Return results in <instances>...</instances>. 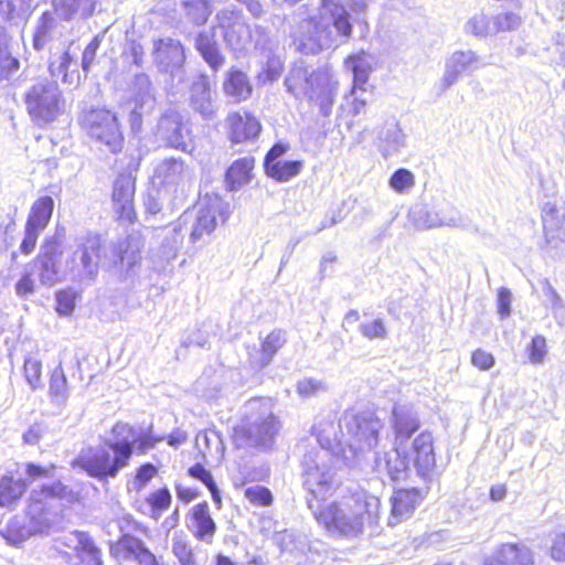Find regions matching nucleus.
<instances>
[{
	"instance_id": "f257e3e1",
	"label": "nucleus",
	"mask_w": 565,
	"mask_h": 565,
	"mask_svg": "<svg viewBox=\"0 0 565 565\" xmlns=\"http://www.w3.org/2000/svg\"><path fill=\"white\" fill-rule=\"evenodd\" d=\"M110 431L116 440H108L99 448L83 449L72 460V468L84 471L90 478L107 481L116 478L130 463L134 455H146L163 440L173 448L188 440V434L180 428L173 429L168 436L154 435L151 427L137 434L136 427L125 422L115 423Z\"/></svg>"
},
{
	"instance_id": "f03ea898",
	"label": "nucleus",
	"mask_w": 565,
	"mask_h": 565,
	"mask_svg": "<svg viewBox=\"0 0 565 565\" xmlns=\"http://www.w3.org/2000/svg\"><path fill=\"white\" fill-rule=\"evenodd\" d=\"M381 501L366 491H353L342 501L322 502L313 511V519L330 537L351 540L363 534L366 526L380 520Z\"/></svg>"
},
{
	"instance_id": "7ed1b4c3",
	"label": "nucleus",
	"mask_w": 565,
	"mask_h": 565,
	"mask_svg": "<svg viewBox=\"0 0 565 565\" xmlns=\"http://www.w3.org/2000/svg\"><path fill=\"white\" fill-rule=\"evenodd\" d=\"M118 527L121 534L116 541L110 542L108 547L113 559L119 564L135 562L137 565H160L158 557L140 539L124 533L126 527H130L132 531H145L146 527L142 524L131 515H126L119 520Z\"/></svg>"
},
{
	"instance_id": "20e7f679",
	"label": "nucleus",
	"mask_w": 565,
	"mask_h": 565,
	"mask_svg": "<svg viewBox=\"0 0 565 565\" xmlns=\"http://www.w3.org/2000/svg\"><path fill=\"white\" fill-rule=\"evenodd\" d=\"M81 127L90 139L105 146L110 153H118L124 148V134L118 117L106 108H92L79 120Z\"/></svg>"
},
{
	"instance_id": "39448f33",
	"label": "nucleus",
	"mask_w": 565,
	"mask_h": 565,
	"mask_svg": "<svg viewBox=\"0 0 565 565\" xmlns=\"http://www.w3.org/2000/svg\"><path fill=\"white\" fill-rule=\"evenodd\" d=\"M62 95L55 83H39L25 93L26 111L34 125L43 127L61 113Z\"/></svg>"
},
{
	"instance_id": "423d86ee",
	"label": "nucleus",
	"mask_w": 565,
	"mask_h": 565,
	"mask_svg": "<svg viewBox=\"0 0 565 565\" xmlns=\"http://www.w3.org/2000/svg\"><path fill=\"white\" fill-rule=\"evenodd\" d=\"M278 429V418L269 413L257 423L234 426L231 439L236 448L268 450L274 444Z\"/></svg>"
},
{
	"instance_id": "0eeeda50",
	"label": "nucleus",
	"mask_w": 565,
	"mask_h": 565,
	"mask_svg": "<svg viewBox=\"0 0 565 565\" xmlns=\"http://www.w3.org/2000/svg\"><path fill=\"white\" fill-rule=\"evenodd\" d=\"M53 211L54 200L50 195H42L32 203L25 220L23 238L19 246L20 254L29 256L34 252L40 234L51 222Z\"/></svg>"
},
{
	"instance_id": "6e6552de",
	"label": "nucleus",
	"mask_w": 565,
	"mask_h": 565,
	"mask_svg": "<svg viewBox=\"0 0 565 565\" xmlns=\"http://www.w3.org/2000/svg\"><path fill=\"white\" fill-rule=\"evenodd\" d=\"M230 213L227 202L220 198H209L198 209L190 233L191 244H203L205 238L214 233L220 223L224 224L227 221Z\"/></svg>"
},
{
	"instance_id": "1a4fd4ad",
	"label": "nucleus",
	"mask_w": 565,
	"mask_h": 565,
	"mask_svg": "<svg viewBox=\"0 0 565 565\" xmlns=\"http://www.w3.org/2000/svg\"><path fill=\"white\" fill-rule=\"evenodd\" d=\"M136 178L130 172H120L111 185V209L118 224L132 225L138 221L135 206Z\"/></svg>"
},
{
	"instance_id": "9d476101",
	"label": "nucleus",
	"mask_w": 565,
	"mask_h": 565,
	"mask_svg": "<svg viewBox=\"0 0 565 565\" xmlns=\"http://www.w3.org/2000/svg\"><path fill=\"white\" fill-rule=\"evenodd\" d=\"M301 10L307 14L294 28L291 38L297 50L305 55H313L322 51V34L328 31V26L322 23V17L311 14L312 7L301 6Z\"/></svg>"
},
{
	"instance_id": "9b49d317",
	"label": "nucleus",
	"mask_w": 565,
	"mask_h": 565,
	"mask_svg": "<svg viewBox=\"0 0 565 565\" xmlns=\"http://www.w3.org/2000/svg\"><path fill=\"white\" fill-rule=\"evenodd\" d=\"M143 236L137 232L118 241L110 250L108 268L127 274L142 262Z\"/></svg>"
},
{
	"instance_id": "f8f14e48",
	"label": "nucleus",
	"mask_w": 565,
	"mask_h": 565,
	"mask_svg": "<svg viewBox=\"0 0 565 565\" xmlns=\"http://www.w3.org/2000/svg\"><path fill=\"white\" fill-rule=\"evenodd\" d=\"M289 149L284 142H276L270 147L264 157V172L276 182L284 183L296 178L301 173L305 167L302 159L282 160L280 159Z\"/></svg>"
},
{
	"instance_id": "ddd939ff",
	"label": "nucleus",
	"mask_w": 565,
	"mask_h": 565,
	"mask_svg": "<svg viewBox=\"0 0 565 565\" xmlns=\"http://www.w3.org/2000/svg\"><path fill=\"white\" fill-rule=\"evenodd\" d=\"M225 125L232 145L254 142L263 131L260 119L250 110L231 111L225 118Z\"/></svg>"
},
{
	"instance_id": "4468645a",
	"label": "nucleus",
	"mask_w": 565,
	"mask_h": 565,
	"mask_svg": "<svg viewBox=\"0 0 565 565\" xmlns=\"http://www.w3.org/2000/svg\"><path fill=\"white\" fill-rule=\"evenodd\" d=\"M74 497L75 493L61 481L43 484L31 492L28 499L26 513L32 520L42 521L51 511V500L73 499Z\"/></svg>"
},
{
	"instance_id": "2eb2a0df",
	"label": "nucleus",
	"mask_w": 565,
	"mask_h": 565,
	"mask_svg": "<svg viewBox=\"0 0 565 565\" xmlns=\"http://www.w3.org/2000/svg\"><path fill=\"white\" fill-rule=\"evenodd\" d=\"M63 237L60 234L43 239L41 250L34 262L40 267V278L43 284L52 285L57 280L58 263L63 255Z\"/></svg>"
},
{
	"instance_id": "dca6fc26",
	"label": "nucleus",
	"mask_w": 565,
	"mask_h": 565,
	"mask_svg": "<svg viewBox=\"0 0 565 565\" xmlns=\"http://www.w3.org/2000/svg\"><path fill=\"white\" fill-rule=\"evenodd\" d=\"M424 499L422 490L416 488H399L394 490L391 501V512L387 524L393 527L412 516Z\"/></svg>"
},
{
	"instance_id": "f3484780",
	"label": "nucleus",
	"mask_w": 565,
	"mask_h": 565,
	"mask_svg": "<svg viewBox=\"0 0 565 565\" xmlns=\"http://www.w3.org/2000/svg\"><path fill=\"white\" fill-rule=\"evenodd\" d=\"M188 529L199 542L211 544L217 531L210 505L206 501L194 504L188 513Z\"/></svg>"
},
{
	"instance_id": "a211bd4d",
	"label": "nucleus",
	"mask_w": 565,
	"mask_h": 565,
	"mask_svg": "<svg viewBox=\"0 0 565 565\" xmlns=\"http://www.w3.org/2000/svg\"><path fill=\"white\" fill-rule=\"evenodd\" d=\"M413 462L422 478H427L436 467L434 439L430 433L423 431L413 440Z\"/></svg>"
},
{
	"instance_id": "6ab92c4d",
	"label": "nucleus",
	"mask_w": 565,
	"mask_h": 565,
	"mask_svg": "<svg viewBox=\"0 0 565 565\" xmlns=\"http://www.w3.org/2000/svg\"><path fill=\"white\" fill-rule=\"evenodd\" d=\"M534 556L530 550L516 543H503L484 559L483 565H534Z\"/></svg>"
},
{
	"instance_id": "aec40b11",
	"label": "nucleus",
	"mask_w": 565,
	"mask_h": 565,
	"mask_svg": "<svg viewBox=\"0 0 565 565\" xmlns=\"http://www.w3.org/2000/svg\"><path fill=\"white\" fill-rule=\"evenodd\" d=\"M256 160L245 156L234 160L225 171L224 184L228 191H237L253 179Z\"/></svg>"
},
{
	"instance_id": "412c9836",
	"label": "nucleus",
	"mask_w": 565,
	"mask_h": 565,
	"mask_svg": "<svg viewBox=\"0 0 565 565\" xmlns=\"http://www.w3.org/2000/svg\"><path fill=\"white\" fill-rule=\"evenodd\" d=\"M171 552L179 565H204L198 557L192 544L183 539L177 537L172 542ZM213 565H237L228 555L221 552L213 556Z\"/></svg>"
},
{
	"instance_id": "4be33fe9",
	"label": "nucleus",
	"mask_w": 565,
	"mask_h": 565,
	"mask_svg": "<svg viewBox=\"0 0 565 565\" xmlns=\"http://www.w3.org/2000/svg\"><path fill=\"white\" fill-rule=\"evenodd\" d=\"M352 436L360 443L374 446L379 440V431L382 427L380 418L373 413H359L353 416Z\"/></svg>"
},
{
	"instance_id": "5701e85b",
	"label": "nucleus",
	"mask_w": 565,
	"mask_h": 565,
	"mask_svg": "<svg viewBox=\"0 0 565 565\" xmlns=\"http://www.w3.org/2000/svg\"><path fill=\"white\" fill-rule=\"evenodd\" d=\"M223 90L235 103H242L252 96L253 85L244 71L233 66L225 75Z\"/></svg>"
},
{
	"instance_id": "b1692460",
	"label": "nucleus",
	"mask_w": 565,
	"mask_h": 565,
	"mask_svg": "<svg viewBox=\"0 0 565 565\" xmlns=\"http://www.w3.org/2000/svg\"><path fill=\"white\" fill-rule=\"evenodd\" d=\"M369 54L365 51H359L348 55L343 63L347 67H349L353 74L351 92H367V82L370 77V73L373 67L367 60Z\"/></svg>"
},
{
	"instance_id": "393cba45",
	"label": "nucleus",
	"mask_w": 565,
	"mask_h": 565,
	"mask_svg": "<svg viewBox=\"0 0 565 565\" xmlns=\"http://www.w3.org/2000/svg\"><path fill=\"white\" fill-rule=\"evenodd\" d=\"M24 479L11 475L0 477V508L13 510L26 492Z\"/></svg>"
},
{
	"instance_id": "a878e982",
	"label": "nucleus",
	"mask_w": 565,
	"mask_h": 565,
	"mask_svg": "<svg viewBox=\"0 0 565 565\" xmlns=\"http://www.w3.org/2000/svg\"><path fill=\"white\" fill-rule=\"evenodd\" d=\"M81 262L83 267L89 273H94L104 255V242L98 233H89L79 246Z\"/></svg>"
},
{
	"instance_id": "bb28decb",
	"label": "nucleus",
	"mask_w": 565,
	"mask_h": 565,
	"mask_svg": "<svg viewBox=\"0 0 565 565\" xmlns=\"http://www.w3.org/2000/svg\"><path fill=\"white\" fill-rule=\"evenodd\" d=\"M153 55L166 66H180L184 62V46L172 39H158L153 43Z\"/></svg>"
},
{
	"instance_id": "cd10ccee",
	"label": "nucleus",
	"mask_w": 565,
	"mask_h": 565,
	"mask_svg": "<svg viewBox=\"0 0 565 565\" xmlns=\"http://www.w3.org/2000/svg\"><path fill=\"white\" fill-rule=\"evenodd\" d=\"M194 47L212 70L217 71L223 66L225 57L212 34L207 32L199 33L195 38Z\"/></svg>"
},
{
	"instance_id": "c85d7f7f",
	"label": "nucleus",
	"mask_w": 565,
	"mask_h": 565,
	"mask_svg": "<svg viewBox=\"0 0 565 565\" xmlns=\"http://www.w3.org/2000/svg\"><path fill=\"white\" fill-rule=\"evenodd\" d=\"M77 545L74 547L79 565H103L102 551L85 532H76Z\"/></svg>"
},
{
	"instance_id": "c756f323",
	"label": "nucleus",
	"mask_w": 565,
	"mask_h": 565,
	"mask_svg": "<svg viewBox=\"0 0 565 565\" xmlns=\"http://www.w3.org/2000/svg\"><path fill=\"white\" fill-rule=\"evenodd\" d=\"M180 6L186 21L194 26L206 24L213 13L212 0H182Z\"/></svg>"
},
{
	"instance_id": "7c9ffc66",
	"label": "nucleus",
	"mask_w": 565,
	"mask_h": 565,
	"mask_svg": "<svg viewBox=\"0 0 565 565\" xmlns=\"http://www.w3.org/2000/svg\"><path fill=\"white\" fill-rule=\"evenodd\" d=\"M250 40V29L245 22L236 19L225 26L224 41L231 50L242 51Z\"/></svg>"
},
{
	"instance_id": "2f4dec72",
	"label": "nucleus",
	"mask_w": 565,
	"mask_h": 565,
	"mask_svg": "<svg viewBox=\"0 0 565 565\" xmlns=\"http://www.w3.org/2000/svg\"><path fill=\"white\" fill-rule=\"evenodd\" d=\"M186 475L202 482L211 493L212 500L217 509L222 508L223 501L220 490L214 481L212 471L202 462H195L186 469Z\"/></svg>"
},
{
	"instance_id": "473e14b6",
	"label": "nucleus",
	"mask_w": 565,
	"mask_h": 565,
	"mask_svg": "<svg viewBox=\"0 0 565 565\" xmlns=\"http://www.w3.org/2000/svg\"><path fill=\"white\" fill-rule=\"evenodd\" d=\"M167 139L175 148H185L190 130L179 115H168L163 119Z\"/></svg>"
},
{
	"instance_id": "72a5a7b5",
	"label": "nucleus",
	"mask_w": 565,
	"mask_h": 565,
	"mask_svg": "<svg viewBox=\"0 0 565 565\" xmlns=\"http://www.w3.org/2000/svg\"><path fill=\"white\" fill-rule=\"evenodd\" d=\"M55 26L56 21L53 13L51 11L42 12L32 39L34 50H43L46 42L52 38V31Z\"/></svg>"
},
{
	"instance_id": "f704fd0d",
	"label": "nucleus",
	"mask_w": 565,
	"mask_h": 565,
	"mask_svg": "<svg viewBox=\"0 0 565 565\" xmlns=\"http://www.w3.org/2000/svg\"><path fill=\"white\" fill-rule=\"evenodd\" d=\"M308 102L317 106L322 116H329L335 102V90L333 87L323 85L312 89L307 95Z\"/></svg>"
},
{
	"instance_id": "c9c22d12",
	"label": "nucleus",
	"mask_w": 565,
	"mask_h": 565,
	"mask_svg": "<svg viewBox=\"0 0 565 565\" xmlns=\"http://www.w3.org/2000/svg\"><path fill=\"white\" fill-rule=\"evenodd\" d=\"M146 503L150 509L151 518L159 519L171 507L172 495L170 490L167 487H162L150 492L146 498Z\"/></svg>"
},
{
	"instance_id": "e433bc0d",
	"label": "nucleus",
	"mask_w": 565,
	"mask_h": 565,
	"mask_svg": "<svg viewBox=\"0 0 565 565\" xmlns=\"http://www.w3.org/2000/svg\"><path fill=\"white\" fill-rule=\"evenodd\" d=\"M68 392V385L64 369L61 364L54 367L49 379V394L55 401L64 399Z\"/></svg>"
},
{
	"instance_id": "4c0bfd02",
	"label": "nucleus",
	"mask_w": 565,
	"mask_h": 565,
	"mask_svg": "<svg viewBox=\"0 0 565 565\" xmlns=\"http://www.w3.org/2000/svg\"><path fill=\"white\" fill-rule=\"evenodd\" d=\"M42 369L43 364L41 359L34 355H28L23 361V376L32 390H36L42 385Z\"/></svg>"
},
{
	"instance_id": "58836bf2",
	"label": "nucleus",
	"mask_w": 565,
	"mask_h": 565,
	"mask_svg": "<svg viewBox=\"0 0 565 565\" xmlns=\"http://www.w3.org/2000/svg\"><path fill=\"white\" fill-rule=\"evenodd\" d=\"M245 499L256 507H270L274 502L271 491L264 486L248 487L244 490Z\"/></svg>"
},
{
	"instance_id": "ea45409f",
	"label": "nucleus",
	"mask_w": 565,
	"mask_h": 565,
	"mask_svg": "<svg viewBox=\"0 0 565 565\" xmlns=\"http://www.w3.org/2000/svg\"><path fill=\"white\" fill-rule=\"evenodd\" d=\"M78 294L72 288L61 289L56 292L55 310L61 316H71L75 308Z\"/></svg>"
},
{
	"instance_id": "a19ab883",
	"label": "nucleus",
	"mask_w": 565,
	"mask_h": 565,
	"mask_svg": "<svg viewBox=\"0 0 565 565\" xmlns=\"http://www.w3.org/2000/svg\"><path fill=\"white\" fill-rule=\"evenodd\" d=\"M335 8L337 12L332 14V25L337 30L338 35L348 41L352 34L350 14L341 4H337Z\"/></svg>"
},
{
	"instance_id": "79ce46f5",
	"label": "nucleus",
	"mask_w": 565,
	"mask_h": 565,
	"mask_svg": "<svg viewBox=\"0 0 565 565\" xmlns=\"http://www.w3.org/2000/svg\"><path fill=\"white\" fill-rule=\"evenodd\" d=\"M388 183L395 192L403 193L415 185V177L409 170L401 168L391 175Z\"/></svg>"
},
{
	"instance_id": "37998d69",
	"label": "nucleus",
	"mask_w": 565,
	"mask_h": 565,
	"mask_svg": "<svg viewBox=\"0 0 565 565\" xmlns=\"http://www.w3.org/2000/svg\"><path fill=\"white\" fill-rule=\"evenodd\" d=\"M32 0H0V13L12 19L31 10Z\"/></svg>"
},
{
	"instance_id": "c03bdc74",
	"label": "nucleus",
	"mask_w": 565,
	"mask_h": 565,
	"mask_svg": "<svg viewBox=\"0 0 565 565\" xmlns=\"http://www.w3.org/2000/svg\"><path fill=\"white\" fill-rule=\"evenodd\" d=\"M74 64V58L70 51H64L60 57V65L57 70V75H62V81L64 83H76L78 84L81 81V75L77 70H73L70 72V67Z\"/></svg>"
},
{
	"instance_id": "a18cd8bd",
	"label": "nucleus",
	"mask_w": 565,
	"mask_h": 565,
	"mask_svg": "<svg viewBox=\"0 0 565 565\" xmlns=\"http://www.w3.org/2000/svg\"><path fill=\"white\" fill-rule=\"evenodd\" d=\"M547 354V344L545 337L537 334L531 339L527 347V356L531 363L541 364Z\"/></svg>"
},
{
	"instance_id": "49530a36",
	"label": "nucleus",
	"mask_w": 565,
	"mask_h": 565,
	"mask_svg": "<svg viewBox=\"0 0 565 565\" xmlns=\"http://www.w3.org/2000/svg\"><path fill=\"white\" fill-rule=\"evenodd\" d=\"M386 469L391 479L395 482L405 481L408 475V465L399 454H396L395 458H387Z\"/></svg>"
},
{
	"instance_id": "de8ad7c7",
	"label": "nucleus",
	"mask_w": 565,
	"mask_h": 565,
	"mask_svg": "<svg viewBox=\"0 0 565 565\" xmlns=\"http://www.w3.org/2000/svg\"><path fill=\"white\" fill-rule=\"evenodd\" d=\"M56 469H57V466L55 463L42 466V465L35 463V462H26L24 466L26 479L30 481L52 478L54 476Z\"/></svg>"
},
{
	"instance_id": "09e8293b",
	"label": "nucleus",
	"mask_w": 565,
	"mask_h": 565,
	"mask_svg": "<svg viewBox=\"0 0 565 565\" xmlns=\"http://www.w3.org/2000/svg\"><path fill=\"white\" fill-rule=\"evenodd\" d=\"M157 475L158 468L153 463H141L132 477L135 488L137 490L143 489Z\"/></svg>"
},
{
	"instance_id": "8fccbe9b",
	"label": "nucleus",
	"mask_w": 565,
	"mask_h": 565,
	"mask_svg": "<svg viewBox=\"0 0 565 565\" xmlns=\"http://www.w3.org/2000/svg\"><path fill=\"white\" fill-rule=\"evenodd\" d=\"M468 28L475 36H487L493 32L492 19L483 13L475 14L469 20Z\"/></svg>"
},
{
	"instance_id": "3c124183",
	"label": "nucleus",
	"mask_w": 565,
	"mask_h": 565,
	"mask_svg": "<svg viewBox=\"0 0 565 565\" xmlns=\"http://www.w3.org/2000/svg\"><path fill=\"white\" fill-rule=\"evenodd\" d=\"M520 24V17L513 12H502L492 19L493 32L514 30Z\"/></svg>"
},
{
	"instance_id": "603ef678",
	"label": "nucleus",
	"mask_w": 565,
	"mask_h": 565,
	"mask_svg": "<svg viewBox=\"0 0 565 565\" xmlns=\"http://www.w3.org/2000/svg\"><path fill=\"white\" fill-rule=\"evenodd\" d=\"M418 428L419 423L414 418L399 417L394 423L395 436L402 441L408 439Z\"/></svg>"
},
{
	"instance_id": "864d4df0",
	"label": "nucleus",
	"mask_w": 565,
	"mask_h": 565,
	"mask_svg": "<svg viewBox=\"0 0 565 565\" xmlns=\"http://www.w3.org/2000/svg\"><path fill=\"white\" fill-rule=\"evenodd\" d=\"M286 340L280 331H273L262 343V352L268 358L275 355L285 344Z\"/></svg>"
},
{
	"instance_id": "5fc2aeb1",
	"label": "nucleus",
	"mask_w": 565,
	"mask_h": 565,
	"mask_svg": "<svg viewBox=\"0 0 565 565\" xmlns=\"http://www.w3.org/2000/svg\"><path fill=\"white\" fill-rule=\"evenodd\" d=\"M471 364L480 371H488L494 366L495 358L491 352L478 348L471 352Z\"/></svg>"
},
{
	"instance_id": "6e6d98bb",
	"label": "nucleus",
	"mask_w": 565,
	"mask_h": 565,
	"mask_svg": "<svg viewBox=\"0 0 565 565\" xmlns=\"http://www.w3.org/2000/svg\"><path fill=\"white\" fill-rule=\"evenodd\" d=\"M361 333L370 340L384 339L387 334L385 324L381 319H375L371 322L362 324Z\"/></svg>"
},
{
	"instance_id": "4d7b16f0",
	"label": "nucleus",
	"mask_w": 565,
	"mask_h": 565,
	"mask_svg": "<svg viewBox=\"0 0 565 565\" xmlns=\"http://www.w3.org/2000/svg\"><path fill=\"white\" fill-rule=\"evenodd\" d=\"M100 39L98 36H95L92 39V41L85 46L83 53H82V68L85 73H88L90 70V66L93 65L97 51L100 46Z\"/></svg>"
},
{
	"instance_id": "13d9d810",
	"label": "nucleus",
	"mask_w": 565,
	"mask_h": 565,
	"mask_svg": "<svg viewBox=\"0 0 565 565\" xmlns=\"http://www.w3.org/2000/svg\"><path fill=\"white\" fill-rule=\"evenodd\" d=\"M511 302H512V295L511 291L505 288L501 287L498 289L497 294V308L498 312L502 318H507L511 313Z\"/></svg>"
},
{
	"instance_id": "bf43d9fd",
	"label": "nucleus",
	"mask_w": 565,
	"mask_h": 565,
	"mask_svg": "<svg viewBox=\"0 0 565 565\" xmlns=\"http://www.w3.org/2000/svg\"><path fill=\"white\" fill-rule=\"evenodd\" d=\"M82 0H55V10L62 11L64 19H71L81 7Z\"/></svg>"
},
{
	"instance_id": "052dcab7",
	"label": "nucleus",
	"mask_w": 565,
	"mask_h": 565,
	"mask_svg": "<svg viewBox=\"0 0 565 565\" xmlns=\"http://www.w3.org/2000/svg\"><path fill=\"white\" fill-rule=\"evenodd\" d=\"M365 92L352 93L350 90L351 103H350V113L353 116H360L361 114H365L367 107V100L363 97Z\"/></svg>"
},
{
	"instance_id": "680f3d73",
	"label": "nucleus",
	"mask_w": 565,
	"mask_h": 565,
	"mask_svg": "<svg viewBox=\"0 0 565 565\" xmlns=\"http://www.w3.org/2000/svg\"><path fill=\"white\" fill-rule=\"evenodd\" d=\"M35 285L30 273H25L15 284V291L20 297H26L34 292Z\"/></svg>"
},
{
	"instance_id": "e2e57ef3",
	"label": "nucleus",
	"mask_w": 565,
	"mask_h": 565,
	"mask_svg": "<svg viewBox=\"0 0 565 565\" xmlns=\"http://www.w3.org/2000/svg\"><path fill=\"white\" fill-rule=\"evenodd\" d=\"M550 553L553 559L557 562L565 561V532L556 535L551 546Z\"/></svg>"
},
{
	"instance_id": "0e129e2a",
	"label": "nucleus",
	"mask_w": 565,
	"mask_h": 565,
	"mask_svg": "<svg viewBox=\"0 0 565 565\" xmlns=\"http://www.w3.org/2000/svg\"><path fill=\"white\" fill-rule=\"evenodd\" d=\"M175 493L178 500L184 504L194 501L201 494L199 490L182 484H175Z\"/></svg>"
},
{
	"instance_id": "69168bd1",
	"label": "nucleus",
	"mask_w": 565,
	"mask_h": 565,
	"mask_svg": "<svg viewBox=\"0 0 565 565\" xmlns=\"http://www.w3.org/2000/svg\"><path fill=\"white\" fill-rule=\"evenodd\" d=\"M321 388V384L312 379H306L298 383L297 392L302 397L315 395Z\"/></svg>"
},
{
	"instance_id": "338daca9",
	"label": "nucleus",
	"mask_w": 565,
	"mask_h": 565,
	"mask_svg": "<svg viewBox=\"0 0 565 565\" xmlns=\"http://www.w3.org/2000/svg\"><path fill=\"white\" fill-rule=\"evenodd\" d=\"M42 437L43 430L40 425H33L23 434L22 438L25 444L35 445L41 440Z\"/></svg>"
},
{
	"instance_id": "774afa93",
	"label": "nucleus",
	"mask_w": 565,
	"mask_h": 565,
	"mask_svg": "<svg viewBox=\"0 0 565 565\" xmlns=\"http://www.w3.org/2000/svg\"><path fill=\"white\" fill-rule=\"evenodd\" d=\"M507 494V487L504 484H497L490 488V498L492 501H501Z\"/></svg>"
}]
</instances>
